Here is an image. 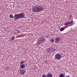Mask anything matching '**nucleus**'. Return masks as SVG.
Listing matches in <instances>:
<instances>
[{
  "mask_svg": "<svg viewBox=\"0 0 77 77\" xmlns=\"http://www.w3.org/2000/svg\"><path fill=\"white\" fill-rule=\"evenodd\" d=\"M55 40V42L57 43L58 42H59L60 40V38L59 37H56L55 38H54Z\"/></svg>",
  "mask_w": 77,
  "mask_h": 77,
  "instance_id": "nucleus-6",
  "label": "nucleus"
},
{
  "mask_svg": "<svg viewBox=\"0 0 77 77\" xmlns=\"http://www.w3.org/2000/svg\"><path fill=\"white\" fill-rule=\"evenodd\" d=\"M25 65H26V64H25Z\"/></svg>",
  "mask_w": 77,
  "mask_h": 77,
  "instance_id": "nucleus-20",
  "label": "nucleus"
},
{
  "mask_svg": "<svg viewBox=\"0 0 77 77\" xmlns=\"http://www.w3.org/2000/svg\"><path fill=\"white\" fill-rule=\"evenodd\" d=\"M14 33L15 34H17V33H21V32L19 30H16L14 31Z\"/></svg>",
  "mask_w": 77,
  "mask_h": 77,
  "instance_id": "nucleus-10",
  "label": "nucleus"
},
{
  "mask_svg": "<svg viewBox=\"0 0 77 77\" xmlns=\"http://www.w3.org/2000/svg\"><path fill=\"white\" fill-rule=\"evenodd\" d=\"M45 41V39L44 38H42L39 40H38L37 41V42H36V45H38V44H42V42H44Z\"/></svg>",
  "mask_w": 77,
  "mask_h": 77,
  "instance_id": "nucleus-3",
  "label": "nucleus"
},
{
  "mask_svg": "<svg viewBox=\"0 0 77 77\" xmlns=\"http://www.w3.org/2000/svg\"><path fill=\"white\" fill-rule=\"evenodd\" d=\"M43 9H44V7H43L39 5H37L32 8V11L34 12H38L42 11Z\"/></svg>",
  "mask_w": 77,
  "mask_h": 77,
  "instance_id": "nucleus-2",
  "label": "nucleus"
},
{
  "mask_svg": "<svg viewBox=\"0 0 77 77\" xmlns=\"http://www.w3.org/2000/svg\"><path fill=\"white\" fill-rule=\"evenodd\" d=\"M69 22H66L65 24H64V25L65 26V25H69Z\"/></svg>",
  "mask_w": 77,
  "mask_h": 77,
  "instance_id": "nucleus-15",
  "label": "nucleus"
},
{
  "mask_svg": "<svg viewBox=\"0 0 77 77\" xmlns=\"http://www.w3.org/2000/svg\"><path fill=\"white\" fill-rule=\"evenodd\" d=\"M20 64L21 65V64H24V62H23V61H21L20 62Z\"/></svg>",
  "mask_w": 77,
  "mask_h": 77,
  "instance_id": "nucleus-17",
  "label": "nucleus"
},
{
  "mask_svg": "<svg viewBox=\"0 0 77 77\" xmlns=\"http://www.w3.org/2000/svg\"><path fill=\"white\" fill-rule=\"evenodd\" d=\"M60 77H65V75L63 73H61L60 75Z\"/></svg>",
  "mask_w": 77,
  "mask_h": 77,
  "instance_id": "nucleus-13",
  "label": "nucleus"
},
{
  "mask_svg": "<svg viewBox=\"0 0 77 77\" xmlns=\"http://www.w3.org/2000/svg\"><path fill=\"white\" fill-rule=\"evenodd\" d=\"M56 58L54 59V60H56Z\"/></svg>",
  "mask_w": 77,
  "mask_h": 77,
  "instance_id": "nucleus-19",
  "label": "nucleus"
},
{
  "mask_svg": "<svg viewBox=\"0 0 77 77\" xmlns=\"http://www.w3.org/2000/svg\"><path fill=\"white\" fill-rule=\"evenodd\" d=\"M54 39H51L50 40V42H54Z\"/></svg>",
  "mask_w": 77,
  "mask_h": 77,
  "instance_id": "nucleus-16",
  "label": "nucleus"
},
{
  "mask_svg": "<svg viewBox=\"0 0 77 77\" xmlns=\"http://www.w3.org/2000/svg\"><path fill=\"white\" fill-rule=\"evenodd\" d=\"M55 50H56V48H50V49L48 50V53H51V52H54Z\"/></svg>",
  "mask_w": 77,
  "mask_h": 77,
  "instance_id": "nucleus-5",
  "label": "nucleus"
},
{
  "mask_svg": "<svg viewBox=\"0 0 77 77\" xmlns=\"http://www.w3.org/2000/svg\"><path fill=\"white\" fill-rule=\"evenodd\" d=\"M42 77H47V75H42Z\"/></svg>",
  "mask_w": 77,
  "mask_h": 77,
  "instance_id": "nucleus-18",
  "label": "nucleus"
},
{
  "mask_svg": "<svg viewBox=\"0 0 77 77\" xmlns=\"http://www.w3.org/2000/svg\"><path fill=\"white\" fill-rule=\"evenodd\" d=\"M46 75L47 77H52V76L51 73H47Z\"/></svg>",
  "mask_w": 77,
  "mask_h": 77,
  "instance_id": "nucleus-7",
  "label": "nucleus"
},
{
  "mask_svg": "<svg viewBox=\"0 0 77 77\" xmlns=\"http://www.w3.org/2000/svg\"><path fill=\"white\" fill-rule=\"evenodd\" d=\"M65 30V28H64V27H63L61 28L60 29V31H61V32H62V31H63V30Z\"/></svg>",
  "mask_w": 77,
  "mask_h": 77,
  "instance_id": "nucleus-12",
  "label": "nucleus"
},
{
  "mask_svg": "<svg viewBox=\"0 0 77 77\" xmlns=\"http://www.w3.org/2000/svg\"><path fill=\"white\" fill-rule=\"evenodd\" d=\"M55 57L57 60H59V59H60L62 58L61 55L59 54H56L55 55Z\"/></svg>",
  "mask_w": 77,
  "mask_h": 77,
  "instance_id": "nucleus-4",
  "label": "nucleus"
},
{
  "mask_svg": "<svg viewBox=\"0 0 77 77\" xmlns=\"http://www.w3.org/2000/svg\"><path fill=\"white\" fill-rule=\"evenodd\" d=\"M26 70H21L20 71V73L21 74H24V73H25V72H26Z\"/></svg>",
  "mask_w": 77,
  "mask_h": 77,
  "instance_id": "nucleus-8",
  "label": "nucleus"
},
{
  "mask_svg": "<svg viewBox=\"0 0 77 77\" xmlns=\"http://www.w3.org/2000/svg\"><path fill=\"white\" fill-rule=\"evenodd\" d=\"M25 14L24 13H20L19 14H16L14 15V16H13L12 14H11L9 15V17L11 18H14L15 20H17L19 19H21V18H25Z\"/></svg>",
  "mask_w": 77,
  "mask_h": 77,
  "instance_id": "nucleus-1",
  "label": "nucleus"
},
{
  "mask_svg": "<svg viewBox=\"0 0 77 77\" xmlns=\"http://www.w3.org/2000/svg\"><path fill=\"white\" fill-rule=\"evenodd\" d=\"M74 25V22L72 20H71L69 22V26H72Z\"/></svg>",
  "mask_w": 77,
  "mask_h": 77,
  "instance_id": "nucleus-9",
  "label": "nucleus"
},
{
  "mask_svg": "<svg viewBox=\"0 0 77 77\" xmlns=\"http://www.w3.org/2000/svg\"><path fill=\"white\" fill-rule=\"evenodd\" d=\"M14 39H15V37L14 36H13L11 38V40L14 41Z\"/></svg>",
  "mask_w": 77,
  "mask_h": 77,
  "instance_id": "nucleus-14",
  "label": "nucleus"
},
{
  "mask_svg": "<svg viewBox=\"0 0 77 77\" xmlns=\"http://www.w3.org/2000/svg\"><path fill=\"white\" fill-rule=\"evenodd\" d=\"M21 68H24L25 67V65L24 64H21L20 66Z\"/></svg>",
  "mask_w": 77,
  "mask_h": 77,
  "instance_id": "nucleus-11",
  "label": "nucleus"
}]
</instances>
